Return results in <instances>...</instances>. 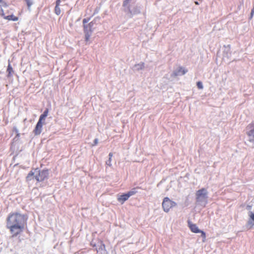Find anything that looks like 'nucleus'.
Here are the masks:
<instances>
[{
	"instance_id": "obj_32",
	"label": "nucleus",
	"mask_w": 254,
	"mask_h": 254,
	"mask_svg": "<svg viewBox=\"0 0 254 254\" xmlns=\"http://www.w3.org/2000/svg\"><path fill=\"white\" fill-rule=\"evenodd\" d=\"M109 161H110V162H111V158H110L109 157Z\"/></svg>"
},
{
	"instance_id": "obj_15",
	"label": "nucleus",
	"mask_w": 254,
	"mask_h": 254,
	"mask_svg": "<svg viewBox=\"0 0 254 254\" xmlns=\"http://www.w3.org/2000/svg\"><path fill=\"white\" fill-rule=\"evenodd\" d=\"M131 0H125L124 2H123V6L124 7H127V9L128 10L130 11V7H129V3L130 2Z\"/></svg>"
},
{
	"instance_id": "obj_24",
	"label": "nucleus",
	"mask_w": 254,
	"mask_h": 254,
	"mask_svg": "<svg viewBox=\"0 0 254 254\" xmlns=\"http://www.w3.org/2000/svg\"><path fill=\"white\" fill-rule=\"evenodd\" d=\"M98 143V140L97 138H95L94 140V144L92 145V146H95L97 145Z\"/></svg>"
},
{
	"instance_id": "obj_1",
	"label": "nucleus",
	"mask_w": 254,
	"mask_h": 254,
	"mask_svg": "<svg viewBox=\"0 0 254 254\" xmlns=\"http://www.w3.org/2000/svg\"><path fill=\"white\" fill-rule=\"evenodd\" d=\"M6 226L11 236L15 237L20 234L27 225L26 216L18 212L9 213L6 219Z\"/></svg>"
},
{
	"instance_id": "obj_4",
	"label": "nucleus",
	"mask_w": 254,
	"mask_h": 254,
	"mask_svg": "<svg viewBox=\"0 0 254 254\" xmlns=\"http://www.w3.org/2000/svg\"><path fill=\"white\" fill-rule=\"evenodd\" d=\"M177 203L168 197H165L163 199L162 203V208L166 212H168L171 209L175 207Z\"/></svg>"
},
{
	"instance_id": "obj_13",
	"label": "nucleus",
	"mask_w": 254,
	"mask_h": 254,
	"mask_svg": "<svg viewBox=\"0 0 254 254\" xmlns=\"http://www.w3.org/2000/svg\"><path fill=\"white\" fill-rule=\"evenodd\" d=\"M7 72V77H11L12 76V73H13V68L11 66V64H8L6 70Z\"/></svg>"
},
{
	"instance_id": "obj_14",
	"label": "nucleus",
	"mask_w": 254,
	"mask_h": 254,
	"mask_svg": "<svg viewBox=\"0 0 254 254\" xmlns=\"http://www.w3.org/2000/svg\"><path fill=\"white\" fill-rule=\"evenodd\" d=\"M249 223L254 226V211L250 212L249 214Z\"/></svg>"
},
{
	"instance_id": "obj_28",
	"label": "nucleus",
	"mask_w": 254,
	"mask_h": 254,
	"mask_svg": "<svg viewBox=\"0 0 254 254\" xmlns=\"http://www.w3.org/2000/svg\"><path fill=\"white\" fill-rule=\"evenodd\" d=\"M109 156L110 158H112V156H113V153H110L109 154Z\"/></svg>"
},
{
	"instance_id": "obj_19",
	"label": "nucleus",
	"mask_w": 254,
	"mask_h": 254,
	"mask_svg": "<svg viewBox=\"0 0 254 254\" xmlns=\"http://www.w3.org/2000/svg\"><path fill=\"white\" fill-rule=\"evenodd\" d=\"M0 5L3 7L7 6V3L5 1H3L2 0H0Z\"/></svg>"
},
{
	"instance_id": "obj_22",
	"label": "nucleus",
	"mask_w": 254,
	"mask_h": 254,
	"mask_svg": "<svg viewBox=\"0 0 254 254\" xmlns=\"http://www.w3.org/2000/svg\"><path fill=\"white\" fill-rule=\"evenodd\" d=\"M135 66H139L140 68L142 69L144 67V63H141L140 64H136Z\"/></svg>"
},
{
	"instance_id": "obj_23",
	"label": "nucleus",
	"mask_w": 254,
	"mask_h": 254,
	"mask_svg": "<svg viewBox=\"0 0 254 254\" xmlns=\"http://www.w3.org/2000/svg\"><path fill=\"white\" fill-rule=\"evenodd\" d=\"M48 113H49V110L48 109H46L45 111L43 113V115L46 116H48Z\"/></svg>"
},
{
	"instance_id": "obj_25",
	"label": "nucleus",
	"mask_w": 254,
	"mask_h": 254,
	"mask_svg": "<svg viewBox=\"0 0 254 254\" xmlns=\"http://www.w3.org/2000/svg\"><path fill=\"white\" fill-rule=\"evenodd\" d=\"M61 0H57L56 2V6H60Z\"/></svg>"
},
{
	"instance_id": "obj_18",
	"label": "nucleus",
	"mask_w": 254,
	"mask_h": 254,
	"mask_svg": "<svg viewBox=\"0 0 254 254\" xmlns=\"http://www.w3.org/2000/svg\"><path fill=\"white\" fill-rule=\"evenodd\" d=\"M196 85H197L198 88H199L200 89H202L203 88V85H202L201 82L198 81L196 83Z\"/></svg>"
},
{
	"instance_id": "obj_3",
	"label": "nucleus",
	"mask_w": 254,
	"mask_h": 254,
	"mask_svg": "<svg viewBox=\"0 0 254 254\" xmlns=\"http://www.w3.org/2000/svg\"><path fill=\"white\" fill-rule=\"evenodd\" d=\"M90 18H87L83 19L82 21L83 31L85 34V40L86 42H88L93 32V23L91 22L87 24Z\"/></svg>"
},
{
	"instance_id": "obj_20",
	"label": "nucleus",
	"mask_w": 254,
	"mask_h": 254,
	"mask_svg": "<svg viewBox=\"0 0 254 254\" xmlns=\"http://www.w3.org/2000/svg\"><path fill=\"white\" fill-rule=\"evenodd\" d=\"M199 233H201V237L205 240L206 239L205 233L201 230H200V232Z\"/></svg>"
},
{
	"instance_id": "obj_6",
	"label": "nucleus",
	"mask_w": 254,
	"mask_h": 254,
	"mask_svg": "<svg viewBox=\"0 0 254 254\" xmlns=\"http://www.w3.org/2000/svg\"><path fill=\"white\" fill-rule=\"evenodd\" d=\"M135 190V189L134 188L131 190L127 192V193L120 195L118 197V200L123 204L125 201L127 200L130 196L133 195L136 193Z\"/></svg>"
},
{
	"instance_id": "obj_7",
	"label": "nucleus",
	"mask_w": 254,
	"mask_h": 254,
	"mask_svg": "<svg viewBox=\"0 0 254 254\" xmlns=\"http://www.w3.org/2000/svg\"><path fill=\"white\" fill-rule=\"evenodd\" d=\"M98 247L96 248L97 253L99 254H108V252L106 249V247L103 242L101 240L99 241Z\"/></svg>"
},
{
	"instance_id": "obj_17",
	"label": "nucleus",
	"mask_w": 254,
	"mask_h": 254,
	"mask_svg": "<svg viewBox=\"0 0 254 254\" xmlns=\"http://www.w3.org/2000/svg\"><path fill=\"white\" fill-rule=\"evenodd\" d=\"M46 117L47 116L44 115L43 114L41 115L38 122L43 123V121L44 120Z\"/></svg>"
},
{
	"instance_id": "obj_16",
	"label": "nucleus",
	"mask_w": 254,
	"mask_h": 254,
	"mask_svg": "<svg viewBox=\"0 0 254 254\" xmlns=\"http://www.w3.org/2000/svg\"><path fill=\"white\" fill-rule=\"evenodd\" d=\"M54 11H55V13L58 15H59L61 13V11L60 6H55Z\"/></svg>"
},
{
	"instance_id": "obj_2",
	"label": "nucleus",
	"mask_w": 254,
	"mask_h": 254,
	"mask_svg": "<svg viewBox=\"0 0 254 254\" xmlns=\"http://www.w3.org/2000/svg\"><path fill=\"white\" fill-rule=\"evenodd\" d=\"M49 173L48 169L40 170L38 168H33L28 174L26 180L27 182L35 179L38 182H42L49 178Z\"/></svg>"
},
{
	"instance_id": "obj_29",
	"label": "nucleus",
	"mask_w": 254,
	"mask_h": 254,
	"mask_svg": "<svg viewBox=\"0 0 254 254\" xmlns=\"http://www.w3.org/2000/svg\"><path fill=\"white\" fill-rule=\"evenodd\" d=\"M251 207H252V206L251 205H248L247 206V208L249 209H251Z\"/></svg>"
},
{
	"instance_id": "obj_11",
	"label": "nucleus",
	"mask_w": 254,
	"mask_h": 254,
	"mask_svg": "<svg viewBox=\"0 0 254 254\" xmlns=\"http://www.w3.org/2000/svg\"><path fill=\"white\" fill-rule=\"evenodd\" d=\"M188 226L192 232L198 233L200 232V230L198 229L197 225L195 224H193L190 221H188Z\"/></svg>"
},
{
	"instance_id": "obj_9",
	"label": "nucleus",
	"mask_w": 254,
	"mask_h": 254,
	"mask_svg": "<svg viewBox=\"0 0 254 254\" xmlns=\"http://www.w3.org/2000/svg\"><path fill=\"white\" fill-rule=\"evenodd\" d=\"M43 125V123L38 122L34 129L33 130V132L35 135H39L41 133Z\"/></svg>"
},
{
	"instance_id": "obj_30",
	"label": "nucleus",
	"mask_w": 254,
	"mask_h": 254,
	"mask_svg": "<svg viewBox=\"0 0 254 254\" xmlns=\"http://www.w3.org/2000/svg\"><path fill=\"white\" fill-rule=\"evenodd\" d=\"M91 245H92V246L93 247H96V245H95V244H92Z\"/></svg>"
},
{
	"instance_id": "obj_27",
	"label": "nucleus",
	"mask_w": 254,
	"mask_h": 254,
	"mask_svg": "<svg viewBox=\"0 0 254 254\" xmlns=\"http://www.w3.org/2000/svg\"><path fill=\"white\" fill-rule=\"evenodd\" d=\"M254 10L253 9H252L251 13V16H250V19H252L254 16Z\"/></svg>"
},
{
	"instance_id": "obj_5",
	"label": "nucleus",
	"mask_w": 254,
	"mask_h": 254,
	"mask_svg": "<svg viewBox=\"0 0 254 254\" xmlns=\"http://www.w3.org/2000/svg\"><path fill=\"white\" fill-rule=\"evenodd\" d=\"M246 134L250 142H254V121H252L246 127Z\"/></svg>"
},
{
	"instance_id": "obj_31",
	"label": "nucleus",
	"mask_w": 254,
	"mask_h": 254,
	"mask_svg": "<svg viewBox=\"0 0 254 254\" xmlns=\"http://www.w3.org/2000/svg\"><path fill=\"white\" fill-rule=\"evenodd\" d=\"M195 4H197V5H198V2L197 1H195Z\"/></svg>"
},
{
	"instance_id": "obj_26",
	"label": "nucleus",
	"mask_w": 254,
	"mask_h": 254,
	"mask_svg": "<svg viewBox=\"0 0 254 254\" xmlns=\"http://www.w3.org/2000/svg\"><path fill=\"white\" fill-rule=\"evenodd\" d=\"M13 130L16 132L17 133V136H19V133H18V129L16 128V127H14L13 128Z\"/></svg>"
},
{
	"instance_id": "obj_10",
	"label": "nucleus",
	"mask_w": 254,
	"mask_h": 254,
	"mask_svg": "<svg viewBox=\"0 0 254 254\" xmlns=\"http://www.w3.org/2000/svg\"><path fill=\"white\" fill-rule=\"evenodd\" d=\"M207 191L206 190L203 188L201 189L196 191V199H199L202 197L205 198L206 197Z\"/></svg>"
},
{
	"instance_id": "obj_12",
	"label": "nucleus",
	"mask_w": 254,
	"mask_h": 254,
	"mask_svg": "<svg viewBox=\"0 0 254 254\" xmlns=\"http://www.w3.org/2000/svg\"><path fill=\"white\" fill-rule=\"evenodd\" d=\"M188 71L187 69L183 68V67H179L178 70L173 72V75L175 76H178L179 75H184Z\"/></svg>"
},
{
	"instance_id": "obj_21",
	"label": "nucleus",
	"mask_w": 254,
	"mask_h": 254,
	"mask_svg": "<svg viewBox=\"0 0 254 254\" xmlns=\"http://www.w3.org/2000/svg\"><path fill=\"white\" fill-rule=\"evenodd\" d=\"M26 3H27L28 7L29 8L31 6V5L32 4V2L30 0H26Z\"/></svg>"
},
{
	"instance_id": "obj_8",
	"label": "nucleus",
	"mask_w": 254,
	"mask_h": 254,
	"mask_svg": "<svg viewBox=\"0 0 254 254\" xmlns=\"http://www.w3.org/2000/svg\"><path fill=\"white\" fill-rule=\"evenodd\" d=\"M0 15L1 16H2L5 19H6L7 20H12L13 21H16L18 20V17L17 16H15L13 15V14L5 16L3 9L1 8H0Z\"/></svg>"
}]
</instances>
